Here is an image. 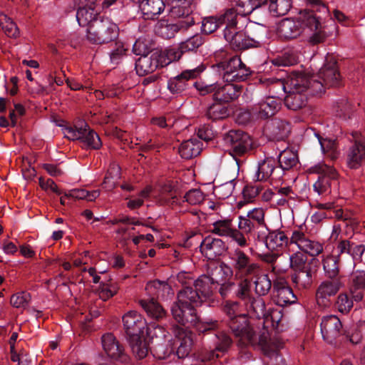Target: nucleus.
<instances>
[{
    "label": "nucleus",
    "instance_id": "nucleus-6",
    "mask_svg": "<svg viewBox=\"0 0 365 365\" xmlns=\"http://www.w3.org/2000/svg\"><path fill=\"white\" fill-rule=\"evenodd\" d=\"M227 326L237 338H240V343L244 346L253 345L256 343L255 333L250 324L249 319L246 314L237 316L226 320Z\"/></svg>",
    "mask_w": 365,
    "mask_h": 365
},
{
    "label": "nucleus",
    "instance_id": "nucleus-62",
    "mask_svg": "<svg viewBox=\"0 0 365 365\" xmlns=\"http://www.w3.org/2000/svg\"><path fill=\"white\" fill-rule=\"evenodd\" d=\"M340 287L338 278H329L321 283V298L334 295Z\"/></svg>",
    "mask_w": 365,
    "mask_h": 365
},
{
    "label": "nucleus",
    "instance_id": "nucleus-46",
    "mask_svg": "<svg viewBox=\"0 0 365 365\" xmlns=\"http://www.w3.org/2000/svg\"><path fill=\"white\" fill-rule=\"evenodd\" d=\"M284 98L285 106L290 110H297L305 106L307 103V95L299 91H288Z\"/></svg>",
    "mask_w": 365,
    "mask_h": 365
},
{
    "label": "nucleus",
    "instance_id": "nucleus-24",
    "mask_svg": "<svg viewBox=\"0 0 365 365\" xmlns=\"http://www.w3.org/2000/svg\"><path fill=\"white\" fill-rule=\"evenodd\" d=\"M194 24V19H189L188 21H178L175 24H168L167 21H160L155 26V31L162 38L170 39L174 38L178 32L186 31Z\"/></svg>",
    "mask_w": 365,
    "mask_h": 365
},
{
    "label": "nucleus",
    "instance_id": "nucleus-53",
    "mask_svg": "<svg viewBox=\"0 0 365 365\" xmlns=\"http://www.w3.org/2000/svg\"><path fill=\"white\" fill-rule=\"evenodd\" d=\"M292 7V0H269V9L274 16H284Z\"/></svg>",
    "mask_w": 365,
    "mask_h": 365
},
{
    "label": "nucleus",
    "instance_id": "nucleus-27",
    "mask_svg": "<svg viewBox=\"0 0 365 365\" xmlns=\"http://www.w3.org/2000/svg\"><path fill=\"white\" fill-rule=\"evenodd\" d=\"M327 63L321 68V86L334 87L340 83V74L339 73L336 61L333 56H327Z\"/></svg>",
    "mask_w": 365,
    "mask_h": 365
},
{
    "label": "nucleus",
    "instance_id": "nucleus-44",
    "mask_svg": "<svg viewBox=\"0 0 365 365\" xmlns=\"http://www.w3.org/2000/svg\"><path fill=\"white\" fill-rule=\"evenodd\" d=\"M201 145V143L197 140H185L180 144L178 153L182 158L191 159L200 153L202 150Z\"/></svg>",
    "mask_w": 365,
    "mask_h": 365
},
{
    "label": "nucleus",
    "instance_id": "nucleus-43",
    "mask_svg": "<svg viewBox=\"0 0 365 365\" xmlns=\"http://www.w3.org/2000/svg\"><path fill=\"white\" fill-rule=\"evenodd\" d=\"M139 304L145 310L148 316L153 319L158 320L163 319L166 315L165 310L153 298L140 299L139 300Z\"/></svg>",
    "mask_w": 365,
    "mask_h": 365
},
{
    "label": "nucleus",
    "instance_id": "nucleus-64",
    "mask_svg": "<svg viewBox=\"0 0 365 365\" xmlns=\"http://www.w3.org/2000/svg\"><path fill=\"white\" fill-rule=\"evenodd\" d=\"M119 287L117 283L109 282L108 283H101L98 289L99 297L106 301L118 293Z\"/></svg>",
    "mask_w": 365,
    "mask_h": 365
},
{
    "label": "nucleus",
    "instance_id": "nucleus-2",
    "mask_svg": "<svg viewBox=\"0 0 365 365\" xmlns=\"http://www.w3.org/2000/svg\"><path fill=\"white\" fill-rule=\"evenodd\" d=\"M118 35V26L108 17L101 16L87 28L86 37L89 43L101 45L115 41Z\"/></svg>",
    "mask_w": 365,
    "mask_h": 365
},
{
    "label": "nucleus",
    "instance_id": "nucleus-38",
    "mask_svg": "<svg viewBox=\"0 0 365 365\" xmlns=\"http://www.w3.org/2000/svg\"><path fill=\"white\" fill-rule=\"evenodd\" d=\"M178 300L181 304L196 309L203 299L195 288L185 286L178 293Z\"/></svg>",
    "mask_w": 365,
    "mask_h": 365
},
{
    "label": "nucleus",
    "instance_id": "nucleus-3",
    "mask_svg": "<svg viewBox=\"0 0 365 365\" xmlns=\"http://www.w3.org/2000/svg\"><path fill=\"white\" fill-rule=\"evenodd\" d=\"M223 141L229 154L240 168L247 155L252 150L253 140L250 135L241 130H230L223 135Z\"/></svg>",
    "mask_w": 365,
    "mask_h": 365
},
{
    "label": "nucleus",
    "instance_id": "nucleus-8",
    "mask_svg": "<svg viewBox=\"0 0 365 365\" xmlns=\"http://www.w3.org/2000/svg\"><path fill=\"white\" fill-rule=\"evenodd\" d=\"M215 349L202 353L197 359L193 360L191 365H207V363L221 356L219 353L223 354L227 352L232 344L231 337L223 331L215 333Z\"/></svg>",
    "mask_w": 365,
    "mask_h": 365
},
{
    "label": "nucleus",
    "instance_id": "nucleus-59",
    "mask_svg": "<svg viewBox=\"0 0 365 365\" xmlns=\"http://www.w3.org/2000/svg\"><path fill=\"white\" fill-rule=\"evenodd\" d=\"M321 152L331 160L336 159L339 155L336 142L331 138H323L321 136Z\"/></svg>",
    "mask_w": 365,
    "mask_h": 365
},
{
    "label": "nucleus",
    "instance_id": "nucleus-63",
    "mask_svg": "<svg viewBox=\"0 0 365 365\" xmlns=\"http://www.w3.org/2000/svg\"><path fill=\"white\" fill-rule=\"evenodd\" d=\"M258 228L250 222V219H247L245 216H239L238 229L241 235L248 241L250 235H252Z\"/></svg>",
    "mask_w": 365,
    "mask_h": 365
},
{
    "label": "nucleus",
    "instance_id": "nucleus-19",
    "mask_svg": "<svg viewBox=\"0 0 365 365\" xmlns=\"http://www.w3.org/2000/svg\"><path fill=\"white\" fill-rule=\"evenodd\" d=\"M211 232L221 237L231 238L240 247H245L249 245L247 239L233 227L231 219L226 218L215 221L212 224Z\"/></svg>",
    "mask_w": 365,
    "mask_h": 365
},
{
    "label": "nucleus",
    "instance_id": "nucleus-47",
    "mask_svg": "<svg viewBox=\"0 0 365 365\" xmlns=\"http://www.w3.org/2000/svg\"><path fill=\"white\" fill-rule=\"evenodd\" d=\"M237 13L242 16L250 14L255 9L267 3L268 0H232Z\"/></svg>",
    "mask_w": 365,
    "mask_h": 365
},
{
    "label": "nucleus",
    "instance_id": "nucleus-9",
    "mask_svg": "<svg viewBox=\"0 0 365 365\" xmlns=\"http://www.w3.org/2000/svg\"><path fill=\"white\" fill-rule=\"evenodd\" d=\"M258 344L265 355L269 356L272 365H287L279 351L284 348V340L277 336L269 337L267 332H262L258 339Z\"/></svg>",
    "mask_w": 365,
    "mask_h": 365
},
{
    "label": "nucleus",
    "instance_id": "nucleus-29",
    "mask_svg": "<svg viewBox=\"0 0 365 365\" xmlns=\"http://www.w3.org/2000/svg\"><path fill=\"white\" fill-rule=\"evenodd\" d=\"M172 330L179 343L176 355L179 359H185L189 356L193 343L191 333L178 325L173 326Z\"/></svg>",
    "mask_w": 365,
    "mask_h": 365
},
{
    "label": "nucleus",
    "instance_id": "nucleus-61",
    "mask_svg": "<svg viewBox=\"0 0 365 365\" xmlns=\"http://www.w3.org/2000/svg\"><path fill=\"white\" fill-rule=\"evenodd\" d=\"M325 275L328 278H337L339 273L336 256H327L322 260Z\"/></svg>",
    "mask_w": 365,
    "mask_h": 365
},
{
    "label": "nucleus",
    "instance_id": "nucleus-56",
    "mask_svg": "<svg viewBox=\"0 0 365 365\" xmlns=\"http://www.w3.org/2000/svg\"><path fill=\"white\" fill-rule=\"evenodd\" d=\"M238 15L240 14L235 9L232 8L227 9L223 14L218 16L221 26L226 24L225 29L234 30L237 29V18Z\"/></svg>",
    "mask_w": 365,
    "mask_h": 365
},
{
    "label": "nucleus",
    "instance_id": "nucleus-5",
    "mask_svg": "<svg viewBox=\"0 0 365 365\" xmlns=\"http://www.w3.org/2000/svg\"><path fill=\"white\" fill-rule=\"evenodd\" d=\"M66 138L71 140H80L87 148L98 150L102 146V142L98 133L91 129L89 125L81 121L74 126H67L63 129Z\"/></svg>",
    "mask_w": 365,
    "mask_h": 365
},
{
    "label": "nucleus",
    "instance_id": "nucleus-28",
    "mask_svg": "<svg viewBox=\"0 0 365 365\" xmlns=\"http://www.w3.org/2000/svg\"><path fill=\"white\" fill-rule=\"evenodd\" d=\"M158 67H161L160 55L158 52L142 55L135 61V71L138 76H145L153 73Z\"/></svg>",
    "mask_w": 365,
    "mask_h": 365
},
{
    "label": "nucleus",
    "instance_id": "nucleus-32",
    "mask_svg": "<svg viewBox=\"0 0 365 365\" xmlns=\"http://www.w3.org/2000/svg\"><path fill=\"white\" fill-rule=\"evenodd\" d=\"M290 131V123L282 119L275 118L265 127V133L272 140H284Z\"/></svg>",
    "mask_w": 365,
    "mask_h": 365
},
{
    "label": "nucleus",
    "instance_id": "nucleus-36",
    "mask_svg": "<svg viewBox=\"0 0 365 365\" xmlns=\"http://www.w3.org/2000/svg\"><path fill=\"white\" fill-rule=\"evenodd\" d=\"M277 33L279 36L284 40L296 38L302 33L300 22L292 19H284L279 24Z\"/></svg>",
    "mask_w": 365,
    "mask_h": 365
},
{
    "label": "nucleus",
    "instance_id": "nucleus-33",
    "mask_svg": "<svg viewBox=\"0 0 365 365\" xmlns=\"http://www.w3.org/2000/svg\"><path fill=\"white\" fill-rule=\"evenodd\" d=\"M171 312L174 319L182 326L192 324L197 321L196 309L184 306L178 301L172 305Z\"/></svg>",
    "mask_w": 365,
    "mask_h": 365
},
{
    "label": "nucleus",
    "instance_id": "nucleus-25",
    "mask_svg": "<svg viewBox=\"0 0 365 365\" xmlns=\"http://www.w3.org/2000/svg\"><path fill=\"white\" fill-rule=\"evenodd\" d=\"M268 234L264 236L258 235L257 238L265 243L267 248L273 251H280L290 244V237L280 230H268Z\"/></svg>",
    "mask_w": 365,
    "mask_h": 365
},
{
    "label": "nucleus",
    "instance_id": "nucleus-15",
    "mask_svg": "<svg viewBox=\"0 0 365 365\" xmlns=\"http://www.w3.org/2000/svg\"><path fill=\"white\" fill-rule=\"evenodd\" d=\"M292 244L296 245L305 255L312 257V259H317L319 255V242L308 238L302 226L294 228L292 231L290 245Z\"/></svg>",
    "mask_w": 365,
    "mask_h": 365
},
{
    "label": "nucleus",
    "instance_id": "nucleus-30",
    "mask_svg": "<svg viewBox=\"0 0 365 365\" xmlns=\"http://www.w3.org/2000/svg\"><path fill=\"white\" fill-rule=\"evenodd\" d=\"M242 65L239 56H227L212 66L221 76L225 82H231V76L237 67Z\"/></svg>",
    "mask_w": 365,
    "mask_h": 365
},
{
    "label": "nucleus",
    "instance_id": "nucleus-13",
    "mask_svg": "<svg viewBox=\"0 0 365 365\" xmlns=\"http://www.w3.org/2000/svg\"><path fill=\"white\" fill-rule=\"evenodd\" d=\"M319 10L305 8L299 11V22L305 31L311 33L308 43L312 45L319 43V16L317 13Z\"/></svg>",
    "mask_w": 365,
    "mask_h": 365
},
{
    "label": "nucleus",
    "instance_id": "nucleus-54",
    "mask_svg": "<svg viewBox=\"0 0 365 365\" xmlns=\"http://www.w3.org/2000/svg\"><path fill=\"white\" fill-rule=\"evenodd\" d=\"M321 194L327 191V187L330 186V180L336 178L335 169L331 165L321 163Z\"/></svg>",
    "mask_w": 365,
    "mask_h": 365
},
{
    "label": "nucleus",
    "instance_id": "nucleus-20",
    "mask_svg": "<svg viewBox=\"0 0 365 365\" xmlns=\"http://www.w3.org/2000/svg\"><path fill=\"white\" fill-rule=\"evenodd\" d=\"M277 164L274 158H265L264 160H259L253 178L254 180L265 182L269 180H278L281 179L284 173Z\"/></svg>",
    "mask_w": 365,
    "mask_h": 365
},
{
    "label": "nucleus",
    "instance_id": "nucleus-14",
    "mask_svg": "<svg viewBox=\"0 0 365 365\" xmlns=\"http://www.w3.org/2000/svg\"><path fill=\"white\" fill-rule=\"evenodd\" d=\"M272 300L279 307L295 304L297 297L284 277H276L273 281Z\"/></svg>",
    "mask_w": 365,
    "mask_h": 365
},
{
    "label": "nucleus",
    "instance_id": "nucleus-34",
    "mask_svg": "<svg viewBox=\"0 0 365 365\" xmlns=\"http://www.w3.org/2000/svg\"><path fill=\"white\" fill-rule=\"evenodd\" d=\"M158 203L161 205H173L178 203L177 182L168 180L160 186L157 197Z\"/></svg>",
    "mask_w": 365,
    "mask_h": 365
},
{
    "label": "nucleus",
    "instance_id": "nucleus-26",
    "mask_svg": "<svg viewBox=\"0 0 365 365\" xmlns=\"http://www.w3.org/2000/svg\"><path fill=\"white\" fill-rule=\"evenodd\" d=\"M88 4H84L81 0H74L75 6L78 8L76 12V20L78 24L82 26L89 27L93 21L100 16L95 11V0H84Z\"/></svg>",
    "mask_w": 365,
    "mask_h": 365
},
{
    "label": "nucleus",
    "instance_id": "nucleus-21",
    "mask_svg": "<svg viewBox=\"0 0 365 365\" xmlns=\"http://www.w3.org/2000/svg\"><path fill=\"white\" fill-rule=\"evenodd\" d=\"M341 329V322L335 315L324 317L321 322V334L323 339L333 346L338 345L337 339Z\"/></svg>",
    "mask_w": 365,
    "mask_h": 365
},
{
    "label": "nucleus",
    "instance_id": "nucleus-60",
    "mask_svg": "<svg viewBox=\"0 0 365 365\" xmlns=\"http://www.w3.org/2000/svg\"><path fill=\"white\" fill-rule=\"evenodd\" d=\"M264 216V210L261 207H256L249 211L245 217H247V219H250V222L258 229L259 227H265L268 230Z\"/></svg>",
    "mask_w": 365,
    "mask_h": 365
},
{
    "label": "nucleus",
    "instance_id": "nucleus-42",
    "mask_svg": "<svg viewBox=\"0 0 365 365\" xmlns=\"http://www.w3.org/2000/svg\"><path fill=\"white\" fill-rule=\"evenodd\" d=\"M194 285L202 299H207L212 296L217 289L215 284L206 274L200 276L194 281Z\"/></svg>",
    "mask_w": 365,
    "mask_h": 365
},
{
    "label": "nucleus",
    "instance_id": "nucleus-1",
    "mask_svg": "<svg viewBox=\"0 0 365 365\" xmlns=\"http://www.w3.org/2000/svg\"><path fill=\"white\" fill-rule=\"evenodd\" d=\"M228 259L229 266L235 277L248 279L250 276H257L262 272L261 264L240 247L230 251Z\"/></svg>",
    "mask_w": 365,
    "mask_h": 365
},
{
    "label": "nucleus",
    "instance_id": "nucleus-39",
    "mask_svg": "<svg viewBox=\"0 0 365 365\" xmlns=\"http://www.w3.org/2000/svg\"><path fill=\"white\" fill-rule=\"evenodd\" d=\"M193 0H175L170 9V14L173 18H182L181 21H188L189 19H193L190 14L192 12V2Z\"/></svg>",
    "mask_w": 365,
    "mask_h": 365
},
{
    "label": "nucleus",
    "instance_id": "nucleus-52",
    "mask_svg": "<svg viewBox=\"0 0 365 365\" xmlns=\"http://www.w3.org/2000/svg\"><path fill=\"white\" fill-rule=\"evenodd\" d=\"M100 195L99 190L88 191L85 189H73L65 191V196L71 197L74 200H86L87 201H93Z\"/></svg>",
    "mask_w": 365,
    "mask_h": 365
},
{
    "label": "nucleus",
    "instance_id": "nucleus-31",
    "mask_svg": "<svg viewBox=\"0 0 365 365\" xmlns=\"http://www.w3.org/2000/svg\"><path fill=\"white\" fill-rule=\"evenodd\" d=\"M206 275L217 284L227 279L232 277V270L229 264L224 262L211 261L207 265Z\"/></svg>",
    "mask_w": 365,
    "mask_h": 365
},
{
    "label": "nucleus",
    "instance_id": "nucleus-48",
    "mask_svg": "<svg viewBox=\"0 0 365 365\" xmlns=\"http://www.w3.org/2000/svg\"><path fill=\"white\" fill-rule=\"evenodd\" d=\"M134 356L138 359L145 358L150 348L143 336L127 339Z\"/></svg>",
    "mask_w": 365,
    "mask_h": 365
},
{
    "label": "nucleus",
    "instance_id": "nucleus-18",
    "mask_svg": "<svg viewBox=\"0 0 365 365\" xmlns=\"http://www.w3.org/2000/svg\"><path fill=\"white\" fill-rule=\"evenodd\" d=\"M122 321L127 339L143 336L147 322L140 313L129 311L123 316Z\"/></svg>",
    "mask_w": 365,
    "mask_h": 365
},
{
    "label": "nucleus",
    "instance_id": "nucleus-12",
    "mask_svg": "<svg viewBox=\"0 0 365 365\" xmlns=\"http://www.w3.org/2000/svg\"><path fill=\"white\" fill-rule=\"evenodd\" d=\"M102 347L107 356L110 359L122 363L128 364L130 361L124 346L121 344L112 333H106L101 336Z\"/></svg>",
    "mask_w": 365,
    "mask_h": 365
},
{
    "label": "nucleus",
    "instance_id": "nucleus-35",
    "mask_svg": "<svg viewBox=\"0 0 365 365\" xmlns=\"http://www.w3.org/2000/svg\"><path fill=\"white\" fill-rule=\"evenodd\" d=\"M166 0H142L139 8L142 12L143 18L145 20H155L158 19L165 9Z\"/></svg>",
    "mask_w": 365,
    "mask_h": 365
},
{
    "label": "nucleus",
    "instance_id": "nucleus-37",
    "mask_svg": "<svg viewBox=\"0 0 365 365\" xmlns=\"http://www.w3.org/2000/svg\"><path fill=\"white\" fill-rule=\"evenodd\" d=\"M224 29L223 34L225 40L230 43L234 50H245L250 48L247 38L245 31Z\"/></svg>",
    "mask_w": 365,
    "mask_h": 365
},
{
    "label": "nucleus",
    "instance_id": "nucleus-40",
    "mask_svg": "<svg viewBox=\"0 0 365 365\" xmlns=\"http://www.w3.org/2000/svg\"><path fill=\"white\" fill-rule=\"evenodd\" d=\"M245 32L251 48H259L262 46L266 34L264 27L259 24H251L246 26Z\"/></svg>",
    "mask_w": 365,
    "mask_h": 365
},
{
    "label": "nucleus",
    "instance_id": "nucleus-49",
    "mask_svg": "<svg viewBox=\"0 0 365 365\" xmlns=\"http://www.w3.org/2000/svg\"><path fill=\"white\" fill-rule=\"evenodd\" d=\"M184 53H185L181 48L180 43L176 46L168 47L163 53H159L160 55L161 67L180 60Z\"/></svg>",
    "mask_w": 365,
    "mask_h": 365
},
{
    "label": "nucleus",
    "instance_id": "nucleus-22",
    "mask_svg": "<svg viewBox=\"0 0 365 365\" xmlns=\"http://www.w3.org/2000/svg\"><path fill=\"white\" fill-rule=\"evenodd\" d=\"M242 91V86L231 82H217L215 91L212 96V101L222 102L226 105L238 99Z\"/></svg>",
    "mask_w": 365,
    "mask_h": 365
},
{
    "label": "nucleus",
    "instance_id": "nucleus-17",
    "mask_svg": "<svg viewBox=\"0 0 365 365\" xmlns=\"http://www.w3.org/2000/svg\"><path fill=\"white\" fill-rule=\"evenodd\" d=\"M319 267V259H311L306 268L296 271L291 275L292 282L299 289L309 288L317 279Z\"/></svg>",
    "mask_w": 365,
    "mask_h": 365
},
{
    "label": "nucleus",
    "instance_id": "nucleus-11",
    "mask_svg": "<svg viewBox=\"0 0 365 365\" xmlns=\"http://www.w3.org/2000/svg\"><path fill=\"white\" fill-rule=\"evenodd\" d=\"M319 83L318 76H315L314 74H309V76H307L302 73H297L290 76L286 84L282 83V86L284 92H287V89L289 88V91L308 92L309 94L314 95L312 91L318 92Z\"/></svg>",
    "mask_w": 365,
    "mask_h": 365
},
{
    "label": "nucleus",
    "instance_id": "nucleus-50",
    "mask_svg": "<svg viewBox=\"0 0 365 365\" xmlns=\"http://www.w3.org/2000/svg\"><path fill=\"white\" fill-rule=\"evenodd\" d=\"M283 318L282 309L279 308H269L264 317V323L270 324L277 331H283V325L281 324Z\"/></svg>",
    "mask_w": 365,
    "mask_h": 365
},
{
    "label": "nucleus",
    "instance_id": "nucleus-55",
    "mask_svg": "<svg viewBox=\"0 0 365 365\" xmlns=\"http://www.w3.org/2000/svg\"><path fill=\"white\" fill-rule=\"evenodd\" d=\"M0 26L5 34L10 38H16L19 34L16 23L3 13L0 14Z\"/></svg>",
    "mask_w": 365,
    "mask_h": 365
},
{
    "label": "nucleus",
    "instance_id": "nucleus-41",
    "mask_svg": "<svg viewBox=\"0 0 365 365\" xmlns=\"http://www.w3.org/2000/svg\"><path fill=\"white\" fill-rule=\"evenodd\" d=\"M230 114L227 106L222 102L213 101L207 108L205 115L212 121L220 120L227 118Z\"/></svg>",
    "mask_w": 365,
    "mask_h": 365
},
{
    "label": "nucleus",
    "instance_id": "nucleus-57",
    "mask_svg": "<svg viewBox=\"0 0 365 365\" xmlns=\"http://www.w3.org/2000/svg\"><path fill=\"white\" fill-rule=\"evenodd\" d=\"M205 43V38L199 34L193 35L184 41L180 42L181 48L185 53L196 52L197 50Z\"/></svg>",
    "mask_w": 365,
    "mask_h": 365
},
{
    "label": "nucleus",
    "instance_id": "nucleus-51",
    "mask_svg": "<svg viewBox=\"0 0 365 365\" xmlns=\"http://www.w3.org/2000/svg\"><path fill=\"white\" fill-rule=\"evenodd\" d=\"M255 278V291L259 297L267 295L273 286L271 279L268 274H262L261 272L257 276H250V278Z\"/></svg>",
    "mask_w": 365,
    "mask_h": 365
},
{
    "label": "nucleus",
    "instance_id": "nucleus-45",
    "mask_svg": "<svg viewBox=\"0 0 365 365\" xmlns=\"http://www.w3.org/2000/svg\"><path fill=\"white\" fill-rule=\"evenodd\" d=\"M299 163L298 155L296 151L291 149H284L278 156V168L282 172L289 170L295 167Z\"/></svg>",
    "mask_w": 365,
    "mask_h": 365
},
{
    "label": "nucleus",
    "instance_id": "nucleus-58",
    "mask_svg": "<svg viewBox=\"0 0 365 365\" xmlns=\"http://www.w3.org/2000/svg\"><path fill=\"white\" fill-rule=\"evenodd\" d=\"M235 184V180H232L218 186H215L213 194L220 200H225L232 195Z\"/></svg>",
    "mask_w": 365,
    "mask_h": 365
},
{
    "label": "nucleus",
    "instance_id": "nucleus-10",
    "mask_svg": "<svg viewBox=\"0 0 365 365\" xmlns=\"http://www.w3.org/2000/svg\"><path fill=\"white\" fill-rule=\"evenodd\" d=\"M219 286L218 293L222 299L235 297L241 300H246L251 294L250 281L241 279L238 283L227 279L217 284Z\"/></svg>",
    "mask_w": 365,
    "mask_h": 365
},
{
    "label": "nucleus",
    "instance_id": "nucleus-16",
    "mask_svg": "<svg viewBox=\"0 0 365 365\" xmlns=\"http://www.w3.org/2000/svg\"><path fill=\"white\" fill-rule=\"evenodd\" d=\"M351 136L354 144L347 152L346 162L349 168L357 169L365 163V137L357 131Z\"/></svg>",
    "mask_w": 365,
    "mask_h": 365
},
{
    "label": "nucleus",
    "instance_id": "nucleus-4",
    "mask_svg": "<svg viewBox=\"0 0 365 365\" xmlns=\"http://www.w3.org/2000/svg\"><path fill=\"white\" fill-rule=\"evenodd\" d=\"M202 237L200 233L192 232L187 235L185 241V247H190L192 246L194 240L196 241V245L200 242L201 253L210 262L215 261L225 252L227 247L225 242L221 239L210 235L205 237L203 240H202Z\"/></svg>",
    "mask_w": 365,
    "mask_h": 365
},
{
    "label": "nucleus",
    "instance_id": "nucleus-23",
    "mask_svg": "<svg viewBox=\"0 0 365 365\" xmlns=\"http://www.w3.org/2000/svg\"><path fill=\"white\" fill-rule=\"evenodd\" d=\"M280 109V103L272 96L267 97L253 105L251 114L257 119H267L274 115Z\"/></svg>",
    "mask_w": 365,
    "mask_h": 365
},
{
    "label": "nucleus",
    "instance_id": "nucleus-7",
    "mask_svg": "<svg viewBox=\"0 0 365 365\" xmlns=\"http://www.w3.org/2000/svg\"><path fill=\"white\" fill-rule=\"evenodd\" d=\"M203 63L192 69L182 71L180 74L168 81V89L173 95H182L190 87V81L199 78L205 71Z\"/></svg>",
    "mask_w": 365,
    "mask_h": 365
}]
</instances>
